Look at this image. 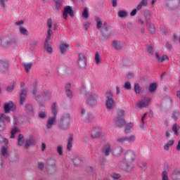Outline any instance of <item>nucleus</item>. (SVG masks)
<instances>
[{"instance_id": "f257e3e1", "label": "nucleus", "mask_w": 180, "mask_h": 180, "mask_svg": "<svg viewBox=\"0 0 180 180\" xmlns=\"http://www.w3.org/2000/svg\"><path fill=\"white\" fill-rule=\"evenodd\" d=\"M135 160V153L133 150H127L124 155V167L120 165L121 169H124L126 172H129L133 170L134 166L131 163Z\"/></svg>"}, {"instance_id": "f03ea898", "label": "nucleus", "mask_w": 180, "mask_h": 180, "mask_svg": "<svg viewBox=\"0 0 180 180\" xmlns=\"http://www.w3.org/2000/svg\"><path fill=\"white\" fill-rule=\"evenodd\" d=\"M51 113H52L51 117H50L46 121V127L48 129H51L53 126L55 124V123L56 122V117L58 113V104L56 103H53L52 104Z\"/></svg>"}, {"instance_id": "7ed1b4c3", "label": "nucleus", "mask_w": 180, "mask_h": 180, "mask_svg": "<svg viewBox=\"0 0 180 180\" xmlns=\"http://www.w3.org/2000/svg\"><path fill=\"white\" fill-rule=\"evenodd\" d=\"M70 115L69 113L64 114L63 115L61 116L60 121L58 124V128L63 131L68 130L70 127Z\"/></svg>"}, {"instance_id": "20e7f679", "label": "nucleus", "mask_w": 180, "mask_h": 180, "mask_svg": "<svg viewBox=\"0 0 180 180\" xmlns=\"http://www.w3.org/2000/svg\"><path fill=\"white\" fill-rule=\"evenodd\" d=\"M97 94L94 91L87 92L86 94L85 102L89 106H94L97 103Z\"/></svg>"}, {"instance_id": "39448f33", "label": "nucleus", "mask_w": 180, "mask_h": 180, "mask_svg": "<svg viewBox=\"0 0 180 180\" xmlns=\"http://www.w3.org/2000/svg\"><path fill=\"white\" fill-rule=\"evenodd\" d=\"M125 110L120 109L117 110V117L115 119V126L119 128L123 127L125 124Z\"/></svg>"}, {"instance_id": "423d86ee", "label": "nucleus", "mask_w": 180, "mask_h": 180, "mask_svg": "<svg viewBox=\"0 0 180 180\" xmlns=\"http://www.w3.org/2000/svg\"><path fill=\"white\" fill-rule=\"evenodd\" d=\"M105 97H106L105 106L107 109L112 110L115 105V101L113 98L112 92L110 91H107L105 94Z\"/></svg>"}, {"instance_id": "0eeeda50", "label": "nucleus", "mask_w": 180, "mask_h": 180, "mask_svg": "<svg viewBox=\"0 0 180 180\" xmlns=\"http://www.w3.org/2000/svg\"><path fill=\"white\" fill-rule=\"evenodd\" d=\"M18 44V41L14 38L11 37H3L1 39V45L4 47H6L8 46H15Z\"/></svg>"}, {"instance_id": "6e6552de", "label": "nucleus", "mask_w": 180, "mask_h": 180, "mask_svg": "<svg viewBox=\"0 0 180 180\" xmlns=\"http://www.w3.org/2000/svg\"><path fill=\"white\" fill-rule=\"evenodd\" d=\"M80 118L82 120H84L86 123H89L94 120V116L91 113L87 112L84 108H82Z\"/></svg>"}, {"instance_id": "1a4fd4ad", "label": "nucleus", "mask_w": 180, "mask_h": 180, "mask_svg": "<svg viewBox=\"0 0 180 180\" xmlns=\"http://www.w3.org/2000/svg\"><path fill=\"white\" fill-rule=\"evenodd\" d=\"M78 65L82 68H86V56L85 54L82 53H78V61H77Z\"/></svg>"}, {"instance_id": "9d476101", "label": "nucleus", "mask_w": 180, "mask_h": 180, "mask_svg": "<svg viewBox=\"0 0 180 180\" xmlns=\"http://www.w3.org/2000/svg\"><path fill=\"white\" fill-rule=\"evenodd\" d=\"M151 102V98H144L137 103V106L140 108L148 107Z\"/></svg>"}, {"instance_id": "9b49d317", "label": "nucleus", "mask_w": 180, "mask_h": 180, "mask_svg": "<svg viewBox=\"0 0 180 180\" xmlns=\"http://www.w3.org/2000/svg\"><path fill=\"white\" fill-rule=\"evenodd\" d=\"M5 113H8L11 110L15 109V105L12 101L6 103L4 106Z\"/></svg>"}, {"instance_id": "f8f14e48", "label": "nucleus", "mask_w": 180, "mask_h": 180, "mask_svg": "<svg viewBox=\"0 0 180 180\" xmlns=\"http://www.w3.org/2000/svg\"><path fill=\"white\" fill-rule=\"evenodd\" d=\"M69 48H70V44L61 43L59 45V51L61 53V55L64 56L66 54V52Z\"/></svg>"}, {"instance_id": "ddd939ff", "label": "nucleus", "mask_w": 180, "mask_h": 180, "mask_svg": "<svg viewBox=\"0 0 180 180\" xmlns=\"http://www.w3.org/2000/svg\"><path fill=\"white\" fill-rule=\"evenodd\" d=\"M46 27L49 28L47 30V35H46L47 39H49V37H51V34H52L51 29L53 28V21H52L51 18H49L47 20Z\"/></svg>"}, {"instance_id": "4468645a", "label": "nucleus", "mask_w": 180, "mask_h": 180, "mask_svg": "<svg viewBox=\"0 0 180 180\" xmlns=\"http://www.w3.org/2000/svg\"><path fill=\"white\" fill-rule=\"evenodd\" d=\"M27 94V89L26 88H22L20 94V104L23 105L26 100Z\"/></svg>"}, {"instance_id": "2eb2a0df", "label": "nucleus", "mask_w": 180, "mask_h": 180, "mask_svg": "<svg viewBox=\"0 0 180 180\" xmlns=\"http://www.w3.org/2000/svg\"><path fill=\"white\" fill-rule=\"evenodd\" d=\"M51 40V37H46L45 41H44V49L47 51L48 53L51 54L53 53V49L51 47V44L49 43V41Z\"/></svg>"}, {"instance_id": "dca6fc26", "label": "nucleus", "mask_w": 180, "mask_h": 180, "mask_svg": "<svg viewBox=\"0 0 180 180\" xmlns=\"http://www.w3.org/2000/svg\"><path fill=\"white\" fill-rule=\"evenodd\" d=\"M17 125H18L17 119L15 117H14V127L12 128V129L11 130L10 139H15V134L19 132V129L18 127H16Z\"/></svg>"}, {"instance_id": "f3484780", "label": "nucleus", "mask_w": 180, "mask_h": 180, "mask_svg": "<svg viewBox=\"0 0 180 180\" xmlns=\"http://www.w3.org/2000/svg\"><path fill=\"white\" fill-rule=\"evenodd\" d=\"M155 56L157 58V61L158 63H164L165 61H167L169 60V57L167 55H163L162 56H160L158 52L155 53Z\"/></svg>"}, {"instance_id": "a211bd4d", "label": "nucleus", "mask_w": 180, "mask_h": 180, "mask_svg": "<svg viewBox=\"0 0 180 180\" xmlns=\"http://www.w3.org/2000/svg\"><path fill=\"white\" fill-rule=\"evenodd\" d=\"M65 94L69 98H72L73 97V93L71 90V84L70 83L65 85Z\"/></svg>"}, {"instance_id": "6ab92c4d", "label": "nucleus", "mask_w": 180, "mask_h": 180, "mask_svg": "<svg viewBox=\"0 0 180 180\" xmlns=\"http://www.w3.org/2000/svg\"><path fill=\"white\" fill-rule=\"evenodd\" d=\"M34 144H35L34 140L32 138H29L25 141V148L27 149L29 148L30 146H34Z\"/></svg>"}, {"instance_id": "aec40b11", "label": "nucleus", "mask_w": 180, "mask_h": 180, "mask_svg": "<svg viewBox=\"0 0 180 180\" xmlns=\"http://www.w3.org/2000/svg\"><path fill=\"white\" fill-rule=\"evenodd\" d=\"M94 62L96 65H100L102 63L101 56L98 51L95 53Z\"/></svg>"}, {"instance_id": "412c9836", "label": "nucleus", "mask_w": 180, "mask_h": 180, "mask_svg": "<svg viewBox=\"0 0 180 180\" xmlns=\"http://www.w3.org/2000/svg\"><path fill=\"white\" fill-rule=\"evenodd\" d=\"M24 110L27 114L33 115L34 113V108L31 104H26Z\"/></svg>"}, {"instance_id": "4be33fe9", "label": "nucleus", "mask_w": 180, "mask_h": 180, "mask_svg": "<svg viewBox=\"0 0 180 180\" xmlns=\"http://www.w3.org/2000/svg\"><path fill=\"white\" fill-rule=\"evenodd\" d=\"M112 151L111 146L110 145H105L102 149V153L105 154V155L108 156L110 153Z\"/></svg>"}, {"instance_id": "5701e85b", "label": "nucleus", "mask_w": 180, "mask_h": 180, "mask_svg": "<svg viewBox=\"0 0 180 180\" xmlns=\"http://www.w3.org/2000/svg\"><path fill=\"white\" fill-rule=\"evenodd\" d=\"M25 143V138H24V135H22V134H19L18 136V140H17V145L18 146H22Z\"/></svg>"}, {"instance_id": "b1692460", "label": "nucleus", "mask_w": 180, "mask_h": 180, "mask_svg": "<svg viewBox=\"0 0 180 180\" xmlns=\"http://www.w3.org/2000/svg\"><path fill=\"white\" fill-rule=\"evenodd\" d=\"M112 46L116 50H120L122 49V43L117 40L112 41Z\"/></svg>"}, {"instance_id": "393cba45", "label": "nucleus", "mask_w": 180, "mask_h": 180, "mask_svg": "<svg viewBox=\"0 0 180 180\" xmlns=\"http://www.w3.org/2000/svg\"><path fill=\"white\" fill-rule=\"evenodd\" d=\"M0 121L1 122H4L6 121L8 123L11 122V117L4 113L0 114Z\"/></svg>"}, {"instance_id": "a878e982", "label": "nucleus", "mask_w": 180, "mask_h": 180, "mask_svg": "<svg viewBox=\"0 0 180 180\" xmlns=\"http://www.w3.org/2000/svg\"><path fill=\"white\" fill-rule=\"evenodd\" d=\"M64 11L69 14L70 17H74V11L70 6H66L64 8Z\"/></svg>"}, {"instance_id": "bb28decb", "label": "nucleus", "mask_w": 180, "mask_h": 180, "mask_svg": "<svg viewBox=\"0 0 180 180\" xmlns=\"http://www.w3.org/2000/svg\"><path fill=\"white\" fill-rule=\"evenodd\" d=\"M1 155L4 158L8 157V145H6V146H1Z\"/></svg>"}, {"instance_id": "cd10ccee", "label": "nucleus", "mask_w": 180, "mask_h": 180, "mask_svg": "<svg viewBox=\"0 0 180 180\" xmlns=\"http://www.w3.org/2000/svg\"><path fill=\"white\" fill-rule=\"evenodd\" d=\"M72 142H73V135H70L68 140V144H67V150H70L72 147Z\"/></svg>"}, {"instance_id": "c85d7f7f", "label": "nucleus", "mask_w": 180, "mask_h": 180, "mask_svg": "<svg viewBox=\"0 0 180 180\" xmlns=\"http://www.w3.org/2000/svg\"><path fill=\"white\" fill-rule=\"evenodd\" d=\"M174 143H175V141H174L173 139H171L170 141H169V142H167V143L164 145L163 146L164 150H169V148L172 146L174 144Z\"/></svg>"}, {"instance_id": "c756f323", "label": "nucleus", "mask_w": 180, "mask_h": 180, "mask_svg": "<svg viewBox=\"0 0 180 180\" xmlns=\"http://www.w3.org/2000/svg\"><path fill=\"white\" fill-rule=\"evenodd\" d=\"M133 127H134V124L132 122H129V124H127V125H126L124 132L126 134L131 133Z\"/></svg>"}, {"instance_id": "7c9ffc66", "label": "nucleus", "mask_w": 180, "mask_h": 180, "mask_svg": "<svg viewBox=\"0 0 180 180\" xmlns=\"http://www.w3.org/2000/svg\"><path fill=\"white\" fill-rule=\"evenodd\" d=\"M179 115H180V112L179 110H174L172 113V119L174 120V121H177L179 117Z\"/></svg>"}, {"instance_id": "2f4dec72", "label": "nucleus", "mask_w": 180, "mask_h": 180, "mask_svg": "<svg viewBox=\"0 0 180 180\" xmlns=\"http://www.w3.org/2000/svg\"><path fill=\"white\" fill-rule=\"evenodd\" d=\"M0 68H4V69H6V68H9L8 61L4 60H0Z\"/></svg>"}, {"instance_id": "473e14b6", "label": "nucleus", "mask_w": 180, "mask_h": 180, "mask_svg": "<svg viewBox=\"0 0 180 180\" xmlns=\"http://www.w3.org/2000/svg\"><path fill=\"white\" fill-rule=\"evenodd\" d=\"M91 137L92 139H98V137H100L99 131H98V129H92Z\"/></svg>"}, {"instance_id": "72a5a7b5", "label": "nucleus", "mask_w": 180, "mask_h": 180, "mask_svg": "<svg viewBox=\"0 0 180 180\" xmlns=\"http://www.w3.org/2000/svg\"><path fill=\"white\" fill-rule=\"evenodd\" d=\"M136 140V136L135 135H129L127 136V143H134Z\"/></svg>"}, {"instance_id": "f704fd0d", "label": "nucleus", "mask_w": 180, "mask_h": 180, "mask_svg": "<svg viewBox=\"0 0 180 180\" xmlns=\"http://www.w3.org/2000/svg\"><path fill=\"white\" fill-rule=\"evenodd\" d=\"M157 89V84L156 83H152L150 84L148 90L150 93H154Z\"/></svg>"}, {"instance_id": "c9c22d12", "label": "nucleus", "mask_w": 180, "mask_h": 180, "mask_svg": "<svg viewBox=\"0 0 180 180\" xmlns=\"http://www.w3.org/2000/svg\"><path fill=\"white\" fill-rule=\"evenodd\" d=\"M96 28L100 30L103 26V22L99 17H96Z\"/></svg>"}, {"instance_id": "e433bc0d", "label": "nucleus", "mask_w": 180, "mask_h": 180, "mask_svg": "<svg viewBox=\"0 0 180 180\" xmlns=\"http://www.w3.org/2000/svg\"><path fill=\"white\" fill-rule=\"evenodd\" d=\"M128 15V13L126 11H123V10H121V11H118V16L120 18H127Z\"/></svg>"}, {"instance_id": "4c0bfd02", "label": "nucleus", "mask_w": 180, "mask_h": 180, "mask_svg": "<svg viewBox=\"0 0 180 180\" xmlns=\"http://www.w3.org/2000/svg\"><path fill=\"white\" fill-rule=\"evenodd\" d=\"M117 142L120 144H125L127 143V136H122V138H117Z\"/></svg>"}, {"instance_id": "58836bf2", "label": "nucleus", "mask_w": 180, "mask_h": 180, "mask_svg": "<svg viewBox=\"0 0 180 180\" xmlns=\"http://www.w3.org/2000/svg\"><path fill=\"white\" fill-rule=\"evenodd\" d=\"M89 17V10L87 8H84V11L82 12V18L84 19V20H87Z\"/></svg>"}, {"instance_id": "ea45409f", "label": "nucleus", "mask_w": 180, "mask_h": 180, "mask_svg": "<svg viewBox=\"0 0 180 180\" xmlns=\"http://www.w3.org/2000/svg\"><path fill=\"white\" fill-rule=\"evenodd\" d=\"M32 63H24V68L26 71V72H29L30 69L32 68Z\"/></svg>"}, {"instance_id": "a19ab883", "label": "nucleus", "mask_w": 180, "mask_h": 180, "mask_svg": "<svg viewBox=\"0 0 180 180\" xmlns=\"http://www.w3.org/2000/svg\"><path fill=\"white\" fill-rule=\"evenodd\" d=\"M180 127L179 125H177V124H174L172 127V131L174 132L175 135H178L179 132L178 131L179 130Z\"/></svg>"}, {"instance_id": "79ce46f5", "label": "nucleus", "mask_w": 180, "mask_h": 180, "mask_svg": "<svg viewBox=\"0 0 180 180\" xmlns=\"http://www.w3.org/2000/svg\"><path fill=\"white\" fill-rule=\"evenodd\" d=\"M134 91L136 94H140L141 91V88L139 85V84H134Z\"/></svg>"}, {"instance_id": "37998d69", "label": "nucleus", "mask_w": 180, "mask_h": 180, "mask_svg": "<svg viewBox=\"0 0 180 180\" xmlns=\"http://www.w3.org/2000/svg\"><path fill=\"white\" fill-rule=\"evenodd\" d=\"M40 119H46L47 118V115L45 112L44 111H40L39 112V115H38Z\"/></svg>"}, {"instance_id": "c03bdc74", "label": "nucleus", "mask_w": 180, "mask_h": 180, "mask_svg": "<svg viewBox=\"0 0 180 180\" xmlns=\"http://www.w3.org/2000/svg\"><path fill=\"white\" fill-rule=\"evenodd\" d=\"M20 34H23V35H25V36H27L29 34L28 33V31L26 28H24V27H20Z\"/></svg>"}, {"instance_id": "a18cd8bd", "label": "nucleus", "mask_w": 180, "mask_h": 180, "mask_svg": "<svg viewBox=\"0 0 180 180\" xmlns=\"http://www.w3.org/2000/svg\"><path fill=\"white\" fill-rule=\"evenodd\" d=\"M14 88H15V83H13L10 85H8L7 87H6V91L8 92H12L13 90H14Z\"/></svg>"}, {"instance_id": "49530a36", "label": "nucleus", "mask_w": 180, "mask_h": 180, "mask_svg": "<svg viewBox=\"0 0 180 180\" xmlns=\"http://www.w3.org/2000/svg\"><path fill=\"white\" fill-rule=\"evenodd\" d=\"M146 116H147V114L146 113H144V115L142 116V117H141V128L142 129H145V122H144V120H145V118L146 117Z\"/></svg>"}, {"instance_id": "de8ad7c7", "label": "nucleus", "mask_w": 180, "mask_h": 180, "mask_svg": "<svg viewBox=\"0 0 180 180\" xmlns=\"http://www.w3.org/2000/svg\"><path fill=\"white\" fill-rule=\"evenodd\" d=\"M162 180H169L168 172H167V170H164L162 172Z\"/></svg>"}, {"instance_id": "09e8293b", "label": "nucleus", "mask_w": 180, "mask_h": 180, "mask_svg": "<svg viewBox=\"0 0 180 180\" xmlns=\"http://www.w3.org/2000/svg\"><path fill=\"white\" fill-rule=\"evenodd\" d=\"M111 177L113 179H119L121 178V174H119V173H112L110 174Z\"/></svg>"}, {"instance_id": "8fccbe9b", "label": "nucleus", "mask_w": 180, "mask_h": 180, "mask_svg": "<svg viewBox=\"0 0 180 180\" xmlns=\"http://www.w3.org/2000/svg\"><path fill=\"white\" fill-rule=\"evenodd\" d=\"M147 51L150 56H153L154 54V50L153 46H148L147 48Z\"/></svg>"}, {"instance_id": "3c124183", "label": "nucleus", "mask_w": 180, "mask_h": 180, "mask_svg": "<svg viewBox=\"0 0 180 180\" xmlns=\"http://www.w3.org/2000/svg\"><path fill=\"white\" fill-rule=\"evenodd\" d=\"M57 152L60 155H62L63 154V146H61V145H59L57 147Z\"/></svg>"}, {"instance_id": "603ef678", "label": "nucleus", "mask_w": 180, "mask_h": 180, "mask_svg": "<svg viewBox=\"0 0 180 180\" xmlns=\"http://www.w3.org/2000/svg\"><path fill=\"white\" fill-rule=\"evenodd\" d=\"M44 168V162H38V169L40 171H42Z\"/></svg>"}, {"instance_id": "864d4df0", "label": "nucleus", "mask_w": 180, "mask_h": 180, "mask_svg": "<svg viewBox=\"0 0 180 180\" xmlns=\"http://www.w3.org/2000/svg\"><path fill=\"white\" fill-rule=\"evenodd\" d=\"M62 5H63L62 1H56V10L59 11V9H60V7L62 6Z\"/></svg>"}, {"instance_id": "5fc2aeb1", "label": "nucleus", "mask_w": 180, "mask_h": 180, "mask_svg": "<svg viewBox=\"0 0 180 180\" xmlns=\"http://www.w3.org/2000/svg\"><path fill=\"white\" fill-rule=\"evenodd\" d=\"M3 141L5 144V146H6L8 144V139H6V138H2L1 136H0V142Z\"/></svg>"}, {"instance_id": "6e6d98bb", "label": "nucleus", "mask_w": 180, "mask_h": 180, "mask_svg": "<svg viewBox=\"0 0 180 180\" xmlns=\"http://www.w3.org/2000/svg\"><path fill=\"white\" fill-rule=\"evenodd\" d=\"M131 88V84L129 82H126L124 84V89L129 90Z\"/></svg>"}, {"instance_id": "4d7b16f0", "label": "nucleus", "mask_w": 180, "mask_h": 180, "mask_svg": "<svg viewBox=\"0 0 180 180\" xmlns=\"http://www.w3.org/2000/svg\"><path fill=\"white\" fill-rule=\"evenodd\" d=\"M137 14V9L136 8H134L131 11V12L130 13V16L131 17H134L136 16Z\"/></svg>"}, {"instance_id": "13d9d810", "label": "nucleus", "mask_w": 180, "mask_h": 180, "mask_svg": "<svg viewBox=\"0 0 180 180\" xmlns=\"http://www.w3.org/2000/svg\"><path fill=\"white\" fill-rule=\"evenodd\" d=\"M8 0H0V3H1V6L2 8H5L6 7V2H7Z\"/></svg>"}, {"instance_id": "bf43d9fd", "label": "nucleus", "mask_w": 180, "mask_h": 180, "mask_svg": "<svg viewBox=\"0 0 180 180\" xmlns=\"http://www.w3.org/2000/svg\"><path fill=\"white\" fill-rule=\"evenodd\" d=\"M140 4H141L142 6H146L148 5V0H142Z\"/></svg>"}, {"instance_id": "052dcab7", "label": "nucleus", "mask_w": 180, "mask_h": 180, "mask_svg": "<svg viewBox=\"0 0 180 180\" xmlns=\"http://www.w3.org/2000/svg\"><path fill=\"white\" fill-rule=\"evenodd\" d=\"M147 26H148V29L150 31L154 32L155 30V28L153 25H147Z\"/></svg>"}, {"instance_id": "680f3d73", "label": "nucleus", "mask_w": 180, "mask_h": 180, "mask_svg": "<svg viewBox=\"0 0 180 180\" xmlns=\"http://www.w3.org/2000/svg\"><path fill=\"white\" fill-rule=\"evenodd\" d=\"M112 6L115 8L117 6V0H112Z\"/></svg>"}, {"instance_id": "e2e57ef3", "label": "nucleus", "mask_w": 180, "mask_h": 180, "mask_svg": "<svg viewBox=\"0 0 180 180\" xmlns=\"http://www.w3.org/2000/svg\"><path fill=\"white\" fill-rule=\"evenodd\" d=\"M80 92L83 94H86V87L84 86H82L80 89Z\"/></svg>"}, {"instance_id": "0e129e2a", "label": "nucleus", "mask_w": 180, "mask_h": 180, "mask_svg": "<svg viewBox=\"0 0 180 180\" xmlns=\"http://www.w3.org/2000/svg\"><path fill=\"white\" fill-rule=\"evenodd\" d=\"M81 162V160H80V159H79V158H77V159H75L73 160V162L75 165H79V162Z\"/></svg>"}, {"instance_id": "69168bd1", "label": "nucleus", "mask_w": 180, "mask_h": 180, "mask_svg": "<svg viewBox=\"0 0 180 180\" xmlns=\"http://www.w3.org/2000/svg\"><path fill=\"white\" fill-rule=\"evenodd\" d=\"M166 45H167V47L169 50H172V44H170L169 42H167Z\"/></svg>"}, {"instance_id": "338daca9", "label": "nucleus", "mask_w": 180, "mask_h": 180, "mask_svg": "<svg viewBox=\"0 0 180 180\" xmlns=\"http://www.w3.org/2000/svg\"><path fill=\"white\" fill-rule=\"evenodd\" d=\"M68 14V13L67 12H65V11H63V19L67 20Z\"/></svg>"}, {"instance_id": "774afa93", "label": "nucleus", "mask_w": 180, "mask_h": 180, "mask_svg": "<svg viewBox=\"0 0 180 180\" xmlns=\"http://www.w3.org/2000/svg\"><path fill=\"white\" fill-rule=\"evenodd\" d=\"M176 150H177L178 151H180V141H179V142H178V145H177V146H176Z\"/></svg>"}]
</instances>
